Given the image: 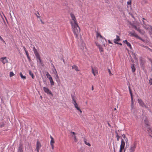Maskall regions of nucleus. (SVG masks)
<instances>
[{
    "label": "nucleus",
    "mask_w": 152,
    "mask_h": 152,
    "mask_svg": "<svg viewBox=\"0 0 152 152\" xmlns=\"http://www.w3.org/2000/svg\"><path fill=\"white\" fill-rule=\"evenodd\" d=\"M70 15L71 18L70 20V23L72 26L73 32L75 37L77 38L80 32V28L75 15L72 13H71Z\"/></svg>",
    "instance_id": "obj_1"
},
{
    "label": "nucleus",
    "mask_w": 152,
    "mask_h": 152,
    "mask_svg": "<svg viewBox=\"0 0 152 152\" xmlns=\"http://www.w3.org/2000/svg\"><path fill=\"white\" fill-rule=\"evenodd\" d=\"M137 144L135 142L130 145L127 150V152H134L136 148Z\"/></svg>",
    "instance_id": "obj_2"
},
{
    "label": "nucleus",
    "mask_w": 152,
    "mask_h": 152,
    "mask_svg": "<svg viewBox=\"0 0 152 152\" xmlns=\"http://www.w3.org/2000/svg\"><path fill=\"white\" fill-rule=\"evenodd\" d=\"M33 51L34 53L37 58L39 60L40 63L41 62V60L40 57L39 55V54L38 51L37 49H36L35 47H34L33 48Z\"/></svg>",
    "instance_id": "obj_3"
},
{
    "label": "nucleus",
    "mask_w": 152,
    "mask_h": 152,
    "mask_svg": "<svg viewBox=\"0 0 152 152\" xmlns=\"http://www.w3.org/2000/svg\"><path fill=\"white\" fill-rule=\"evenodd\" d=\"M76 134H71L69 135L70 139L73 140L74 142H76L78 141V139Z\"/></svg>",
    "instance_id": "obj_4"
},
{
    "label": "nucleus",
    "mask_w": 152,
    "mask_h": 152,
    "mask_svg": "<svg viewBox=\"0 0 152 152\" xmlns=\"http://www.w3.org/2000/svg\"><path fill=\"white\" fill-rule=\"evenodd\" d=\"M138 102L140 106L142 107H144L148 109V107L145 104L143 101L141 99H138Z\"/></svg>",
    "instance_id": "obj_5"
},
{
    "label": "nucleus",
    "mask_w": 152,
    "mask_h": 152,
    "mask_svg": "<svg viewBox=\"0 0 152 152\" xmlns=\"http://www.w3.org/2000/svg\"><path fill=\"white\" fill-rule=\"evenodd\" d=\"M43 89L44 92L47 94L50 95L52 96H53V94L51 91L48 88L44 87H43Z\"/></svg>",
    "instance_id": "obj_6"
},
{
    "label": "nucleus",
    "mask_w": 152,
    "mask_h": 152,
    "mask_svg": "<svg viewBox=\"0 0 152 152\" xmlns=\"http://www.w3.org/2000/svg\"><path fill=\"white\" fill-rule=\"evenodd\" d=\"M73 104L74 105L75 108L77 110L79 111L81 114L82 113V111L81 110L78 104L77 103V102H76L75 101V103H73Z\"/></svg>",
    "instance_id": "obj_7"
},
{
    "label": "nucleus",
    "mask_w": 152,
    "mask_h": 152,
    "mask_svg": "<svg viewBox=\"0 0 152 152\" xmlns=\"http://www.w3.org/2000/svg\"><path fill=\"white\" fill-rule=\"evenodd\" d=\"M143 24H142L143 27L145 28V29L151 30L150 27H152V26L149 25H146L145 24L144 21L143 20Z\"/></svg>",
    "instance_id": "obj_8"
},
{
    "label": "nucleus",
    "mask_w": 152,
    "mask_h": 152,
    "mask_svg": "<svg viewBox=\"0 0 152 152\" xmlns=\"http://www.w3.org/2000/svg\"><path fill=\"white\" fill-rule=\"evenodd\" d=\"M41 147V144L38 141H37V143L36 148V150H37V152H39V150Z\"/></svg>",
    "instance_id": "obj_9"
},
{
    "label": "nucleus",
    "mask_w": 152,
    "mask_h": 152,
    "mask_svg": "<svg viewBox=\"0 0 152 152\" xmlns=\"http://www.w3.org/2000/svg\"><path fill=\"white\" fill-rule=\"evenodd\" d=\"M0 61L3 64L7 63L8 62V60L7 59L6 57L1 58H0Z\"/></svg>",
    "instance_id": "obj_10"
},
{
    "label": "nucleus",
    "mask_w": 152,
    "mask_h": 152,
    "mask_svg": "<svg viewBox=\"0 0 152 152\" xmlns=\"http://www.w3.org/2000/svg\"><path fill=\"white\" fill-rule=\"evenodd\" d=\"M92 72L94 76L98 74V72L97 69L96 67L92 68Z\"/></svg>",
    "instance_id": "obj_11"
},
{
    "label": "nucleus",
    "mask_w": 152,
    "mask_h": 152,
    "mask_svg": "<svg viewBox=\"0 0 152 152\" xmlns=\"http://www.w3.org/2000/svg\"><path fill=\"white\" fill-rule=\"evenodd\" d=\"M125 141H124L123 139H121V143L120 146V148L124 149L125 145Z\"/></svg>",
    "instance_id": "obj_12"
},
{
    "label": "nucleus",
    "mask_w": 152,
    "mask_h": 152,
    "mask_svg": "<svg viewBox=\"0 0 152 152\" xmlns=\"http://www.w3.org/2000/svg\"><path fill=\"white\" fill-rule=\"evenodd\" d=\"M131 35V36L134 37L136 38H138L139 36L135 32H130L129 33Z\"/></svg>",
    "instance_id": "obj_13"
},
{
    "label": "nucleus",
    "mask_w": 152,
    "mask_h": 152,
    "mask_svg": "<svg viewBox=\"0 0 152 152\" xmlns=\"http://www.w3.org/2000/svg\"><path fill=\"white\" fill-rule=\"evenodd\" d=\"M120 40V39L119 36L116 35V38L114 39V42L115 44H118L117 42H119Z\"/></svg>",
    "instance_id": "obj_14"
},
{
    "label": "nucleus",
    "mask_w": 152,
    "mask_h": 152,
    "mask_svg": "<svg viewBox=\"0 0 152 152\" xmlns=\"http://www.w3.org/2000/svg\"><path fill=\"white\" fill-rule=\"evenodd\" d=\"M83 141L84 142V143L86 145H88V146L90 147L91 145L87 141V140L85 138H84Z\"/></svg>",
    "instance_id": "obj_15"
},
{
    "label": "nucleus",
    "mask_w": 152,
    "mask_h": 152,
    "mask_svg": "<svg viewBox=\"0 0 152 152\" xmlns=\"http://www.w3.org/2000/svg\"><path fill=\"white\" fill-rule=\"evenodd\" d=\"M132 27L134 28L136 30H137L139 33H141V31L139 27H137L135 25H132Z\"/></svg>",
    "instance_id": "obj_16"
},
{
    "label": "nucleus",
    "mask_w": 152,
    "mask_h": 152,
    "mask_svg": "<svg viewBox=\"0 0 152 152\" xmlns=\"http://www.w3.org/2000/svg\"><path fill=\"white\" fill-rule=\"evenodd\" d=\"M49 79L51 85L52 86L54 85V83L53 80V78L52 77H49Z\"/></svg>",
    "instance_id": "obj_17"
},
{
    "label": "nucleus",
    "mask_w": 152,
    "mask_h": 152,
    "mask_svg": "<svg viewBox=\"0 0 152 152\" xmlns=\"http://www.w3.org/2000/svg\"><path fill=\"white\" fill-rule=\"evenodd\" d=\"M72 69H75L76 71H79L80 70L79 69H78V68L77 67V66L75 65H74L72 66Z\"/></svg>",
    "instance_id": "obj_18"
},
{
    "label": "nucleus",
    "mask_w": 152,
    "mask_h": 152,
    "mask_svg": "<svg viewBox=\"0 0 152 152\" xmlns=\"http://www.w3.org/2000/svg\"><path fill=\"white\" fill-rule=\"evenodd\" d=\"M122 137L123 138V139L125 141L126 143H127L128 142V139L126 137L125 135L123 134V135H122Z\"/></svg>",
    "instance_id": "obj_19"
},
{
    "label": "nucleus",
    "mask_w": 152,
    "mask_h": 152,
    "mask_svg": "<svg viewBox=\"0 0 152 152\" xmlns=\"http://www.w3.org/2000/svg\"><path fill=\"white\" fill-rule=\"evenodd\" d=\"M18 152H23V147L22 145H20L18 148Z\"/></svg>",
    "instance_id": "obj_20"
},
{
    "label": "nucleus",
    "mask_w": 152,
    "mask_h": 152,
    "mask_svg": "<svg viewBox=\"0 0 152 152\" xmlns=\"http://www.w3.org/2000/svg\"><path fill=\"white\" fill-rule=\"evenodd\" d=\"M96 45L99 48V50L100 52H103V48L100 45L97 43H96Z\"/></svg>",
    "instance_id": "obj_21"
},
{
    "label": "nucleus",
    "mask_w": 152,
    "mask_h": 152,
    "mask_svg": "<svg viewBox=\"0 0 152 152\" xmlns=\"http://www.w3.org/2000/svg\"><path fill=\"white\" fill-rule=\"evenodd\" d=\"M131 110H132L134 107V102H133V97H131Z\"/></svg>",
    "instance_id": "obj_22"
},
{
    "label": "nucleus",
    "mask_w": 152,
    "mask_h": 152,
    "mask_svg": "<svg viewBox=\"0 0 152 152\" xmlns=\"http://www.w3.org/2000/svg\"><path fill=\"white\" fill-rule=\"evenodd\" d=\"M96 37L97 38H98L100 37L101 38L103 39V37L102 36V35L98 33L97 32H96Z\"/></svg>",
    "instance_id": "obj_23"
},
{
    "label": "nucleus",
    "mask_w": 152,
    "mask_h": 152,
    "mask_svg": "<svg viewBox=\"0 0 152 152\" xmlns=\"http://www.w3.org/2000/svg\"><path fill=\"white\" fill-rule=\"evenodd\" d=\"M131 68L132 72H135V71L136 68L134 64H132Z\"/></svg>",
    "instance_id": "obj_24"
},
{
    "label": "nucleus",
    "mask_w": 152,
    "mask_h": 152,
    "mask_svg": "<svg viewBox=\"0 0 152 152\" xmlns=\"http://www.w3.org/2000/svg\"><path fill=\"white\" fill-rule=\"evenodd\" d=\"M50 138L51 139V140L50 141V144H54L55 142L54 140L53 137L50 136Z\"/></svg>",
    "instance_id": "obj_25"
},
{
    "label": "nucleus",
    "mask_w": 152,
    "mask_h": 152,
    "mask_svg": "<svg viewBox=\"0 0 152 152\" xmlns=\"http://www.w3.org/2000/svg\"><path fill=\"white\" fill-rule=\"evenodd\" d=\"M144 122L145 124V125L147 126H149V122L148 121V120L147 119V118H145L144 120Z\"/></svg>",
    "instance_id": "obj_26"
},
{
    "label": "nucleus",
    "mask_w": 152,
    "mask_h": 152,
    "mask_svg": "<svg viewBox=\"0 0 152 152\" xmlns=\"http://www.w3.org/2000/svg\"><path fill=\"white\" fill-rule=\"evenodd\" d=\"M28 72L29 74L31 76L32 78L34 79V75L33 74L32 72L30 70H29Z\"/></svg>",
    "instance_id": "obj_27"
},
{
    "label": "nucleus",
    "mask_w": 152,
    "mask_h": 152,
    "mask_svg": "<svg viewBox=\"0 0 152 152\" xmlns=\"http://www.w3.org/2000/svg\"><path fill=\"white\" fill-rule=\"evenodd\" d=\"M129 91L131 97H133L132 94V91H131V90L129 86Z\"/></svg>",
    "instance_id": "obj_28"
},
{
    "label": "nucleus",
    "mask_w": 152,
    "mask_h": 152,
    "mask_svg": "<svg viewBox=\"0 0 152 152\" xmlns=\"http://www.w3.org/2000/svg\"><path fill=\"white\" fill-rule=\"evenodd\" d=\"M20 75L21 77V78L22 79H25L26 78V77L25 76H24L22 74V73L21 72H20Z\"/></svg>",
    "instance_id": "obj_29"
},
{
    "label": "nucleus",
    "mask_w": 152,
    "mask_h": 152,
    "mask_svg": "<svg viewBox=\"0 0 152 152\" xmlns=\"http://www.w3.org/2000/svg\"><path fill=\"white\" fill-rule=\"evenodd\" d=\"M116 137L117 138V140L118 141H119V139H120V137L119 136L118 134H117L116 135Z\"/></svg>",
    "instance_id": "obj_30"
},
{
    "label": "nucleus",
    "mask_w": 152,
    "mask_h": 152,
    "mask_svg": "<svg viewBox=\"0 0 152 152\" xmlns=\"http://www.w3.org/2000/svg\"><path fill=\"white\" fill-rule=\"evenodd\" d=\"M14 75V74L13 72H10V76L11 77Z\"/></svg>",
    "instance_id": "obj_31"
},
{
    "label": "nucleus",
    "mask_w": 152,
    "mask_h": 152,
    "mask_svg": "<svg viewBox=\"0 0 152 152\" xmlns=\"http://www.w3.org/2000/svg\"><path fill=\"white\" fill-rule=\"evenodd\" d=\"M126 45H127L131 49L132 48V46H131V44H130V43L129 42H128L127 44Z\"/></svg>",
    "instance_id": "obj_32"
},
{
    "label": "nucleus",
    "mask_w": 152,
    "mask_h": 152,
    "mask_svg": "<svg viewBox=\"0 0 152 152\" xmlns=\"http://www.w3.org/2000/svg\"><path fill=\"white\" fill-rule=\"evenodd\" d=\"M6 124L4 123H2L0 125V127L1 128L5 127L6 126Z\"/></svg>",
    "instance_id": "obj_33"
},
{
    "label": "nucleus",
    "mask_w": 152,
    "mask_h": 152,
    "mask_svg": "<svg viewBox=\"0 0 152 152\" xmlns=\"http://www.w3.org/2000/svg\"><path fill=\"white\" fill-rule=\"evenodd\" d=\"M46 76L47 77H48L49 78V77H51L50 75L49 74V73L48 72H47L46 73Z\"/></svg>",
    "instance_id": "obj_34"
},
{
    "label": "nucleus",
    "mask_w": 152,
    "mask_h": 152,
    "mask_svg": "<svg viewBox=\"0 0 152 152\" xmlns=\"http://www.w3.org/2000/svg\"><path fill=\"white\" fill-rule=\"evenodd\" d=\"M72 101H73V102H72V103H75V101L76 102V101L75 100V97L74 96H72Z\"/></svg>",
    "instance_id": "obj_35"
},
{
    "label": "nucleus",
    "mask_w": 152,
    "mask_h": 152,
    "mask_svg": "<svg viewBox=\"0 0 152 152\" xmlns=\"http://www.w3.org/2000/svg\"><path fill=\"white\" fill-rule=\"evenodd\" d=\"M108 72L109 74L110 75V76L112 75H113V74L111 73L110 70L108 69Z\"/></svg>",
    "instance_id": "obj_36"
},
{
    "label": "nucleus",
    "mask_w": 152,
    "mask_h": 152,
    "mask_svg": "<svg viewBox=\"0 0 152 152\" xmlns=\"http://www.w3.org/2000/svg\"><path fill=\"white\" fill-rule=\"evenodd\" d=\"M27 58L28 59V60L29 61V62H31V59L30 58V57H29V56L28 55V56H27Z\"/></svg>",
    "instance_id": "obj_37"
},
{
    "label": "nucleus",
    "mask_w": 152,
    "mask_h": 152,
    "mask_svg": "<svg viewBox=\"0 0 152 152\" xmlns=\"http://www.w3.org/2000/svg\"><path fill=\"white\" fill-rule=\"evenodd\" d=\"M37 14L38 15H36L37 17L38 18H40V16H39V13L38 12H37Z\"/></svg>",
    "instance_id": "obj_38"
},
{
    "label": "nucleus",
    "mask_w": 152,
    "mask_h": 152,
    "mask_svg": "<svg viewBox=\"0 0 152 152\" xmlns=\"http://www.w3.org/2000/svg\"><path fill=\"white\" fill-rule=\"evenodd\" d=\"M138 38L140 39V40H141V41H143V42H145V40L144 39H142L141 38H140V37H139V36L138 37Z\"/></svg>",
    "instance_id": "obj_39"
},
{
    "label": "nucleus",
    "mask_w": 152,
    "mask_h": 152,
    "mask_svg": "<svg viewBox=\"0 0 152 152\" xmlns=\"http://www.w3.org/2000/svg\"><path fill=\"white\" fill-rule=\"evenodd\" d=\"M131 3V0H129V1H128L127 2V4H128L129 5H130Z\"/></svg>",
    "instance_id": "obj_40"
},
{
    "label": "nucleus",
    "mask_w": 152,
    "mask_h": 152,
    "mask_svg": "<svg viewBox=\"0 0 152 152\" xmlns=\"http://www.w3.org/2000/svg\"><path fill=\"white\" fill-rule=\"evenodd\" d=\"M51 146V147H52V149H53L54 148V145L53 144H50Z\"/></svg>",
    "instance_id": "obj_41"
},
{
    "label": "nucleus",
    "mask_w": 152,
    "mask_h": 152,
    "mask_svg": "<svg viewBox=\"0 0 152 152\" xmlns=\"http://www.w3.org/2000/svg\"><path fill=\"white\" fill-rule=\"evenodd\" d=\"M149 83L150 85L152 84V79L149 80Z\"/></svg>",
    "instance_id": "obj_42"
},
{
    "label": "nucleus",
    "mask_w": 152,
    "mask_h": 152,
    "mask_svg": "<svg viewBox=\"0 0 152 152\" xmlns=\"http://www.w3.org/2000/svg\"><path fill=\"white\" fill-rule=\"evenodd\" d=\"M124 149H122L121 148H120L119 152H122V151L124 150Z\"/></svg>",
    "instance_id": "obj_43"
},
{
    "label": "nucleus",
    "mask_w": 152,
    "mask_h": 152,
    "mask_svg": "<svg viewBox=\"0 0 152 152\" xmlns=\"http://www.w3.org/2000/svg\"><path fill=\"white\" fill-rule=\"evenodd\" d=\"M123 42L124 43H126V44H127L128 42L126 40H125Z\"/></svg>",
    "instance_id": "obj_44"
},
{
    "label": "nucleus",
    "mask_w": 152,
    "mask_h": 152,
    "mask_svg": "<svg viewBox=\"0 0 152 152\" xmlns=\"http://www.w3.org/2000/svg\"><path fill=\"white\" fill-rule=\"evenodd\" d=\"M25 52L27 56L29 55V54L27 51H26Z\"/></svg>",
    "instance_id": "obj_45"
},
{
    "label": "nucleus",
    "mask_w": 152,
    "mask_h": 152,
    "mask_svg": "<svg viewBox=\"0 0 152 152\" xmlns=\"http://www.w3.org/2000/svg\"><path fill=\"white\" fill-rule=\"evenodd\" d=\"M0 39L1 40H2V41H4L3 39L2 38V37H1V36L0 35Z\"/></svg>",
    "instance_id": "obj_46"
},
{
    "label": "nucleus",
    "mask_w": 152,
    "mask_h": 152,
    "mask_svg": "<svg viewBox=\"0 0 152 152\" xmlns=\"http://www.w3.org/2000/svg\"><path fill=\"white\" fill-rule=\"evenodd\" d=\"M108 43H109L111 44H112V42H110V40H108Z\"/></svg>",
    "instance_id": "obj_47"
},
{
    "label": "nucleus",
    "mask_w": 152,
    "mask_h": 152,
    "mask_svg": "<svg viewBox=\"0 0 152 152\" xmlns=\"http://www.w3.org/2000/svg\"><path fill=\"white\" fill-rule=\"evenodd\" d=\"M94 89L93 86H92L91 90L92 91H93Z\"/></svg>",
    "instance_id": "obj_48"
},
{
    "label": "nucleus",
    "mask_w": 152,
    "mask_h": 152,
    "mask_svg": "<svg viewBox=\"0 0 152 152\" xmlns=\"http://www.w3.org/2000/svg\"><path fill=\"white\" fill-rule=\"evenodd\" d=\"M119 44V45H122V44L121 43H118V44Z\"/></svg>",
    "instance_id": "obj_49"
},
{
    "label": "nucleus",
    "mask_w": 152,
    "mask_h": 152,
    "mask_svg": "<svg viewBox=\"0 0 152 152\" xmlns=\"http://www.w3.org/2000/svg\"><path fill=\"white\" fill-rule=\"evenodd\" d=\"M23 48H24V50H25V52L26 51H27V50H26V48H25V47H23Z\"/></svg>",
    "instance_id": "obj_50"
},
{
    "label": "nucleus",
    "mask_w": 152,
    "mask_h": 152,
    "mask_svg": "<svg viewBox=\"0 0 152 152\" xmlns=\"http://www.w3.org/2000/svg\"><path fill=\"white\" fill-rule=\"evenodd\" d=\"M150 136H151V137L152 138V134H150Z\"/></svg>",
    "instance_id": "obj_51"
},
{
    "label": "nucleus",
    "mask_w": 152,
    "mask_h": 152,
    "mask_svg": "<svg viewBox=\"0 0 152 152\" xmlns=\"http://www.w3.org/2000/svg\"><path fill=\"white\" fill-rule=\"evenodd\" d=\"M108 126H109L110 127V124H109V123H108Z\"/></svg>",
    "instance_id": "obj_52"
},
{
    "label": "nucleus",
    "mask_w": 152,
    "mask_h": 152,
    "mask_svg": "<svg viewBox=\"0 0 152 152\" xmlns=\"http://www.w3.org/2000/svg\"><path fill=\"white\" fill-rule=\"evenodd\" d=\"M150 28H151V31H152V27H150Z\"/></svg>",
    "instance_id": "obj_53"
},
{
    "label": "nucleus",
    "mask_w": 152,
    "mask_h": 152,
    "mask_svg": "<svg viewBox=\"0 0 152 152\" xmlns=\"http://www.w3.org/2000/svg\"><path fill=\"white\" fill-rule=\"evenodd\" d=\"M142 61V59H140V62L141 61Z\"/></svg>",
    "instance_id": "obj_54"
},
{
    "label": "nucleus",
    "mask_w": 152,
    "mask_h": 152,
    "mask_svg": "<svg viewBox=\"0 0 152 152\" xmlns=\"http://www.w3.org/2000/svg\"><path fill=\"white\" fill-rule=\"evenodd\" d=\"M143 20H145V19L144 18H142Z\"/></svg>",
    "instance_id": "obj_55"
},
{
    "label": "nucleus",
    "mask_w": 152,
    "mask_h": 152,
    "mask_svg": "<svg viewBox=\"0 0 152 152\" xmlns=\"http://www.w3.org/2000/svg\"><path fill=\"white\" fill-rule=\"evenodd\" d=\"M150 50H151L152 52V50L151 49H149Z\"/></svg>",
    "instance_id": "obj_56"
},
{
    "label": "nucleus",
    "mask_w": 152,
    "mask_h": 152,
    "mask_svg": "<svg viewBox=\"0 0 152 152\" xmlns=\"http://www.w3.org/2000/svg\"><path fill=\"white\" fill-rule=\"evenodd\" d=\"M114 110H116V108H114Z\"/></svg>",
    "instance_id": "obj_57"
},
{
    "label": "nucleus",
    "mask_w": 152,
    "mask_h": 152,
    "mask_svg": "<svg viewBox=\"0 0 152 152\" xmlns=\"http://www.w3.org/2000/svg\"><path fill=\"white\" fill-rule=\"evenodd\" d=\"M72 133H75V132H72Z\"/></svg>",
    "instance_id": "obj_58"
},
{
    "label": "nucleus",
    "mask_w": 152,
    "mask_h": 152,
    "mask_svg": "<svg viewBox=\"0 0 152 152\" xmlns=\"http://www.w3.org/2000/svg\"><path fill=\"white\" fill-rule=\"evenodd\" d=\"M125 150H124V152H125Z\"/></svg>",
    "instance_id": "obj_59"
},
{
    "label": "nucleus",
    "mask_w": 152,
    "mask_h": 152,
    "mask_svg": "<svg viewBox=\"0 0 152 152\" xmlns=\"http://www.w3.org/2000/svg\"><path fill=\"white\" fill-rule=\"evenodd\" d=\"M104 46H105V45H104Z\"/></svg>",
    "instance_id": "obj_60"
}]
</instances>
